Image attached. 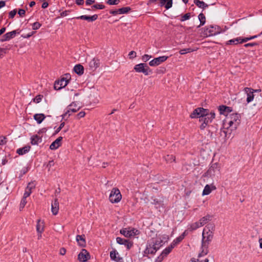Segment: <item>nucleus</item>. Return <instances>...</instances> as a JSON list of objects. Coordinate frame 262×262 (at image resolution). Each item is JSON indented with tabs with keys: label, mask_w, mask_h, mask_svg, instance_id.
Returning a JSON list of instances; mask_svg holds the SVG:
<instances>
[{
	"label": "nucleus",
	"mask_w": 262,
	"mask_h": 262,
	"mask_svg": "<svg viewBox=\"0 0 262 262\" xmlns=\"http://www.w3.org/2000/svg\"><path fill=\"white\" fill-rule=\"evenodd\" d=\"M134 69L136 72L142 73L145 75H148L149 73L151 72V71L146 63H141L136 64Z\"/></svg>",
	"instance_id": "7"
},
{
	"label": "nucleus",
	"mask_w": 262,
	"mask_h": 262,
	"mask_svg": "<svg viewBox=\"0 0 262 262\" xmlns=\"http://www.w3.org/2000/svg\"><path fill=\"white\" fill-rule=\"evenodd\" d=\"M241 123V115L238 113H233L226 115V118L224 122V128L227 129V131L224 130L223 132L227 136V134L229 130L231 132L235 130Z\"/></svg>",
	"instance_id": "2"
},
{
	"label": "nucleus",
	"mask_w": 262,
	"mask_h": 262,
	"mask_svg": "<svg viewBox=\"0 0 262 262\" xmlns=\"http://www.w3.org/2000/svg\"><path fill=\"white\" fill-rule=\"evenodd\" d=\"M172 0H159V5L160 7H164L166 10H168L172 6Z\"/></svg>",
	"instance_id": "21"
},
{
	"label": "nucleus",
	"mask_w": 262,
	"mask_h": 262,
	"mask_svg": "<svg viewBox=\"0 0 262 262\" xmlns=\"http://www.w3.org/2000/svg\"><path fill=\"white\" fill-rule=\"evenodd\" d=\"M27 198H28L27 196H25V195H23V197L20 201V205H19V209L20 210H21V209H23L24 207L25 206V205H26L27 202L26 201V199Z\"/></svg>",
	"instance_id": "43"
},
{
	"label": "nucleus",
	"mask_w": 262,
	"mask_h": 262,
	"mask_svg": "<svg viewBox=\"0 0 262 262\" xmlns=\"http://www.w3.org/2000/svg\"><path fill=\"white\" fill-rule=\"evenodd\" d=\"M79 109L80 107L76 103L73 102L67 106L64 113L61 115L62 118L67 120L72 113L77 112Z\"/></svg>",
	"instance_id": "4"
},
{
	"label": "nucleus",
	"mask_w": 262,
	"mask_h": 262,
	"mask_svg": "<svg viewBox=\"0 0 262 262\" xmlns=\"http://www.w3.org/2000/svg\"><path fill=\"white\" fill-rule=\"evenodd\" d=\"M122 195L119 189L114 188L112 189L109 196V200L112 203H117L120 201Z\"/></svg>",
	"instance_id": "6"
},
{
	"label": "nucleus",
	"mask_w": 262,
	"mask_h": 262,
	"mask_svg": "<svg viewBox=\"0 0 262 262\" xmlns=\"http://www.w3.org/2000/svg\"><path fill=\"white\" fill-rule=\"evenodd\" d=\"M34 33V32H30V33H29L27 34H24V35H22V37L24 38H28L29 37H30L31 36H32Z\"/></svg>",
	"instance_id": "62"
},
{
	"label": "nucleus",
	"mask_w": 262,
	"mask_h": 262,
	"mask_svg": "<svg viewBox=\"0 0 262 262\" xmlns=\"http://www.w3.org/2000/svg\"><path fill=\"white\" fill-rule=\"evenodd\" d=\"M78 245L82 247H84L86 245L84 235H77L76 237Z\"/></svg>",
	"instance_id": "25"
},
{
	"label": "nucleus",
	"mask_w": 262,
	"mask_h": 262,
	"mask_svg": "<svg viewBox=\"0 0 262 262\" xmlns=\"http://www.w3.org/2000/svg\"><path fill=\"white\" fill-rule=\"evenodd\" d=\"M75 72L78 75H81L84 73V68L81 64H76L74 68Z\"/></svg>",
	"instance_id": "32"
},
{
	"label": "nucleus",
	"mask_w": 262,
	"mask_h": 262,
	"mask_svg": "<svg viewBox=\"0 0 262 262\" xmlns=\"http://www.w3.org/2000/svg\"><path fill=\"white\" fill-rule=\"evenodd\" d=\"M90 258V253L84 249H82L78 255V259L81 262H85Z\"/></svg>",
	"instance_id": "16"
},
{
	"label": "nucleus",
	"mask_w": 262,
	"mask_h": 262,
	"mask_svg": "<svg viewBox=\"0 0 262 262\" xmlns=\"http://www.w3.org/2000/svg\"><path fill=\"white\" fill-rule=\"evenodd\" d=\"M120 0H108L107 4L110 5H115L119 4Z\"/></svg>",
	"instance_id": "52"
},
{
	"label": "nucleus",
	"mask_w": 262,
	"mask_h": 262,
	"mask_svg": "<svg viewBox=\"0 0 262 262\" xmlns=\"http://www.w3.org/2000/svg\"><path fill=\"white\" fill-rule=\"evenodd\" d=\"M16 13H17L16 9H14V10L11 11L9 13V17L11 18H13L16 15Z\"/></svg>",
	"instance_id": "55"
},
{
	"label": "nucleus",
	"mask_w": 262,
	"mask_h": 262,
	"mask_svg": "<svg viewBox=\"0 0 262 262\" xmlns=\"http://www.w3.org/2000/svg\"><path fill=\"white\" fill-rule=\"evenodd\" d=\"M213 237V233L212 232H203L202 243L205 246H209Z\"/></svg>",
	"instance_id": "11"
},
{
	"label": "nucleus",
	"mask_w": 262,
	"mask_h": 262,
	"mask_svg": "<svg viewBox=\"0 0 262 262\" xmlns=\"http://www.w3.org/2000/svg\"><path fill=\"white\" fill-rule=\"evenodd\" d=\"M69 77H70V75H66V78H62L60 81H56L54 84V89L59 90L67 85L69 83V79H68Z\"/></svg>",
	"instance_id": "12"
},
{
	"label": "nucleus",
	"mask_w": 262,
	"mask_h": 262,
	"mask_svg": "<svg viewBox=\"0 0 262 262\" xmlns=\"http://www.w3.org/2000/svg\"><path fill=\"white\" fill-rule=\"evenodd\" d=\"M31 149V146L29 145L25 146L22 148H18L16 150V153L19 155H23L28 152Z\"/></svg>",
	"instance_id": "28"
},
{
	"label": "nucleus",
	"mask_w": 262,
	"mask_h": 262,
	"mask_svg": "<svg viewBox=\"0 0 262 262\" xmlns=\"http://www.w3.org/2000/svg\"><path fill=\"white\" fill-rule=\"evenodd\" d=\"M216 187L213 185H206L203 191L202 195H207L209 194L212 190H214L216 189Z\"/></svg>",
	"instance_id": "23"
},
{
	"label": "nucleus",
	"mask_w": 262,
	"mask_h": 262,
	"mask_svg": "<svg viewBox=\"0 0 262 262\" xmlns=\"http://www.w3.org/2000/svg\"><path fill=\"white\" fill-rule=\"evenodd\" d=\"M151 199L152 201L151 203L155 206L156 209L164 208L163 199H159L155 198V196H152Z\"/></svg>",
	"instance_id": "17"
},
{
	"label": "nucleus",
	"mask_w": 262,
	"mask_h": 262,
	"mask_svg": "<svg viewBox=\"0 0 262 262\" xmlns=\"http://www.w3.org/2000/svg\"><path fill=\"white\" fill-rule=\"evenodd\" d=\"M165 159L167 162L171 163L175 161V157L173 155H167Z\"/></svg>",
	"instance_id": "47"
},
{
	"label": "nucleus",
	"mask_w": 262,
	"mask_h": 262,
	"mask_svg": "<svg viewBox=\"0 0 262 262\" xmlns=\"http://www.w3.org/2000/svg\"><path fill=\"white\" fill-rule=\"evenodd\" d=\"M44 230V225L43 222H40V220H37L36 225V231L37 233H42Z\"/></svg>",
	"instance_id": "35"
},
{
	"label": "nucleus",
	"mask_w": 262,
	"mask_h": 262,
	"mask_svg": "<svg viewBox=\"0 0 262 262\" xmlns=\"http://www.w3.org/2000/svg\"><path fill=\"white\" fill-rule=\"evenodd\" d=\"M116 242L120 245H124L127 250H129L133 246V242L120 237H117L116 238Z\"/></svg>",
	"instance_id": "14"
},
{
	"label": "nucleus",
	"mask_w": 262,
	"mask_h": 262,
	"mask_svg": "<svg viewBox=\"0 0 262 262\" xmlns=\"http://www.w3.org/2000/svg\"><path fill=\"white\" fill-rule=\"evenodd\" d=\"M119 253L116 249L113 250L110 252V258L112 260H115Z\"/></svg>",
	"instance_id": "44"
},
{
	"label": "nucleus",
	"mask_w": 262,
	"mask_h": 262,
	"mask_svg": "<svg viewBox=\"0 0 262 262\" xmlns=\"http://www.w3.org/2000/svg\"><path fill=\"white\" fill-rule=\"evenodd\" d=\"M190 16H190V13H186L185 14H184V15L181 16V17L180 18V20L181 21H185L186 20L189 19L190 18Z\"/></svg>",
	"instance_id": "49"
},
{
	"label": "nucleus",
	"mask_w": 262,
	"mask_h": 262,
	"mask_svg": "<svg viewBox=\"0 0 262 262\" xmlns=\"http://www.w3.org/2000/svg\"><path fill=\"white\" fill-rule=\"evenodd\" d=\"M260 91V90H254L250 88H245L244 89V92L247 94V102L249 103L251 102L253 99L254 95L253 94L254 92Z\"/></svg>",
	"instance_id": "15"
},
{
	"label": "nucleus",
	"mask_w": 262,
	"mask_h": 262,
	"mask_svg": "<svg viewBox=\"0 0 262 262\" xmlns=\"http://www.w3.org/2000/svg\"><path fill=\"white\" fill-rule=\"evenodd\" d=\"M26 11L25 10L22 9H19L18 11V14L20 17H24L25 15Z\"/></svg>",
	"instance_id": "58"
},
{
	"label": "nucleus",
	"mask_w": 262,
	"mask_h": 262,
	"mask_svg": "<svg viewBox=\"0 0 262 262\" xmlns=\"http://www.w3.org/2000/svg\"><path fill=\"white\" fill-rule=\"evenodd\" d=\"M219 171V169L218 167V164L216 163H213L212 164V165L210 167L209 169L208 170L207 172L209 174H215V172L216 171Z\"/></svg>",
	"instance_id": "31"
},
{
	"label": "nucleus",
	"mask_w": 262,
	"mask_h": 262,
	"mask_svg": "<svg viewBox=\"0 0 262 262\" xmlns=\"http://www.w3.org/2000/svg\"><path fill=\"white\" fill-rule=\"evenodd\" d=\"M74 18H76L77 19L86 20L88 21L92 22L96 20L98 18V15L97 14H94L92 16H88L84 15L74 17ZM72 19H73V18Z\"/></svg>",
	"instance_id": "19"
},
{
	"label": "nucleus",
	"mask_w": 262,
	"mask_h": 262,
	"mask_svg": "<svg viewBox=\"0 0 262 262\" xmlns=\"http://www.w3.org/2000/svg\"><path fill=\"white\" fill-rule=\"evenodd\" d=\"M100 66V60L97 58H94L89 62V68L93 71H95Z\"/></svg>",
	"instance_id": "18"
},
{
	"label": "nucleus",
	"mask_w": 262,
	"mask_h": 262,
	"mask_svg": "<svg viewBox=\"0 0 262 262\" xmlns=\"http://www.w3.org/2000/svg\"><path fill=\"white\" fill-rule=\"evenodd\" d=\"M164 256L161 254L156 258L155 262H161L164 258Z\"/></svg>",
	"instance_id": "63"
},
{
	"label": "nucleus",
	"mask_w": 262,
	"mask_h": 262,
	"mask_svg": "<svg viewBox=\"0 0 262 262\" xmlns=\"http://www.w3.org/2000/svg\"><path fill=\"white\" fill-rule=\"evenodd\" d=\"M208 246H205L204 244L202 243V251L199 254V257H202L206 255L208 252Z\"/></svg>",
	"instance_id": "39"
},
{
	"label": "nucleus",
	"mask_w": 262,
	"mask_h": 262,
	"mask_svg": "<svg viewBox=\"0 0 262 262\" xmlns=\"http://www.w3.org/2000/svg\"><path fill=\"white\" fill-rule=\"evenodd\" d=\"M116 262H124L123 259L122 257H120L119 255L117 256L116 258L115 259Z\"/></svg>",
	"instance_id": "64"
},
{
	"label": "nucleus",
	"mask_w": 262,
	"mask_h": 262,
	"mask_svg": "<svg viewBox=\"0 0 262 262\" xmlns=\"http://www.w3.org/2000/svg\"><path fill=\"white\" fill-rule=\"evenodd\" d=\"M20 31L18 30H13L4 34L0 40L1 42L9 41L15 37L16 34H19Z\"/></svg>",
	"instance_id": "10"
},
{
	"label": "nucleus",
	"mask_w": 262,
	"mask_h": 262,
	"mask_svg": "<svg viewBox=\"0 0 262 262\" xmlns=\"http://www.w3.org/2000/svg\"><path fill=\"white\" fill-rule=\"evenodd\" d=\"M131 10L129 7H123L118 9L119 14L127 13Z\"/></svg>",
	"instance_id": "40"
},
{
	"label": "nucleus",
	"mask_w": 262,
	"mask_h": 262,
	"mask_svg": "<svg viewBox=\"0 0 262 262\" xmlns=\"http://www.w3.org/2000/svg\"><path fill=\"white\" fill-rule=\"evenodd\" d=\"M242 40L241 37H237L235 38H233L232 39H230L228 40L226 44L227 45H237L238 43H242V42H241Z\"/></svg>",
	"instance_id": "36"
},
{
	"label": "nucleus",
	"mask_w": 262,
	"mask_h": 262,
	"mask_svg": "<svg viewBox=\"0 0 262 262\" xmlns=\"http://www.w3.org/2000/svg\"><path fill=\"white\" fill-rule=\"evenodd\" d=\"M200 227H202V226L200 224V222H196L191 224L190 225L189 229L191 230H195Z\"/></svg>",
	"instance_id": "42"
},
{
	"label": "nucleus",
	"mask_w": 262,
	"mask_h": 262,
	"mask_svg": "<svg viewBox=\"0 0 262 262\" xmlns=\"http://www.w3.org/2000/svg\"><path fill=\"white\" fill-rule=\"evenodd\" d=\"M215 230V225L214 224L210 223L207 224L205 228L204 229L203 232H212L213 233Z\"/></svg>",
	"instance_id": "33"
},
{
	"label": "nucleus",
	"mask_w": 262,
	"mask_h": 262,
	"mask_svg": "<svg viewBox=\"0 0 262 262\" xmlns=\"http://www.w3.org/2000/svg\"><path fill=\"white\" fill-rule=\"evenodd\" d=\"M92 8L97 9H103L105 8V6L101 4H97L93 5Z\"/></svg>",
	"instance_id": "51"
},
{
	"label": "nucleus",
	"mask_w": 262,
	"mask_h": 262,
	"mask_svg": "<svg viewBox=\"0 0 262 262\" xmlns=\"http://www.w3.org/2000/svg\"><path fill=\"white\" fill-rule=\"evenodd\" d=\"M151 58V55H149L148 54H144L142 57V61H143L144 62H146L148 60H149Z\"/></svg>",
	"instance_id": "54"
},
{
	"label": "nucleus",
	"mask_w": 262,
	"mask_h": 262,
	"mask_svg": "<svg viewBox=\"0 0 262 262\" xmlns=\"http://www.w3.org/2000/svg\"><path fill=\"white\" fill-rule=\"evenodd\" d=\"M195 50H195V49H192L190 48H186V49H183L179 51V53L181 55H184L187 53H190V52H193Z\"/></svg>",
	"instance_id": "45"
},
{
	"label": "nucleus",
	"mask_w": 262,
	"mask_h": 262,
	"mask_svg": "<svg viewBox=\"0 0 262 262\" xmlns=\"http://www.w3.org/2000/svg\"><path fill=\"white\" fill-rule=\"evenodd\" d=\"M169 240V236L166 234H156V236L152 237L150 241L158 249H160L166 242Z\"/></svg>",
	"instance_id": "3"
},
{
	"label": "nucleus",
	"mask_w": 262,
	"mask_h": 262,
	"mask_svg": "<svg viewBox=\"0 0 262 262\" xmlns=\"http://www.w3.org/2000/svg\"><path fill=\"white\" fill-rule=\"evenodd\" d=\"M85 115V113L83 111H81L80 112H79L77 115V119H80L81 118H83L84 117Z\"/></svg>",
	"instance_id": "60"
},
{
	"label": "nucleus",
	"mask_w": 262,
	"mask_h": 262,
	"mask_svg": "<svg viewBox=\"0 0 262 262\" xmlns=\"http://www.w3.org/2000/svg\"><path fill=\"white\" fill-rule=\"evenodd\" d=\"M219 110L221 114H223L226 116V115H228V113H231L232 112L231 107L223 105H220L219 106Z\"/></svg>",
	"instance_id": "26"
},
{
	"label": "nucleus",
	"mask_w": 262,
	"mask_h": 262,
	"mask_svg": "<svg viewBox=\"0 0 262 262\" xmlns=\"http://www.w3.org/2000/svg\"><path fill=\"white\" fill-rule=\"evenodd\" d=\"M42 97H43L42 95H38L34 98L33 99V102H34L36 103H38L41 101Z\"/></svg>",
	"instance_id": "50"
},
{
	"label": "nucleus",
	"mask_w": 262,
	"mask_h": 262,
	"mask_svg": "<svg viewBox=\"0 0 262 262\" xmlns=\"http://www.w3.org/2000/svg\"><path fill=\"white\" fill-rule=\"evenodd\" d=\"M258 44L256 42H250V43H247L244 45V47L246 48H248L249 47H253L255 46H258Z\"/></svg>",
	"instance_id": "59"
},
{
	"label": "nucleus",
	"mask_w": 262,
	"mask_h": 262,
	"mask_svg": "<svg viewBox=\"0 0 262 262\" xmlns=\"http://www.w3.org/2000/svg\"><path fill=\"white\" fill-rule=\"evenodd\" d=\"M152 242L150 240L148 241L146 244V247L144 251V256H147L148 254H155L156 252L159 250Z\"/></svg>",
	"instance_id": "9"
},
{
	"label": "nucleus",
	"mask_w": 262,
	"mask_h": 262,
	"mask_svg": "<svg viewBox=\"0 0 262 262\" xmlns=\"http://www.w3.org/2000/svg\"><path fill=\"white\" fill-rule=\"evenodd\" d=\"M33 118L38 124H40L46 118V116L43 114H35Z\"/></svg>",
	"instance_id": "29"
},
{
	"label": "nucleus",
	"mask_w": 262,
	"mask_h": 262,
	"mask_svg": "<svg viewBox=\"0 0 262 262\" xmlns=\"http://www.w3.org/2000/svg\"><path fill=\"white\" fill-rule=\"evenodd\" d=\"M194 3L199 8L203 9L207 8L208 5L205 3L203 1L200 0H194Z\"/></svg>",
	"instance_id": "34"
},
{
	"label": "nucleus",
	"mask_w": 262,
	"mask_h": 262,
	"mask_svg": "<svg viewBox=\"0 0 262 262\" xmlns=\"http://www.w3.org/2000/svg\"><path fill=\"white\" fill-rule=\"evenodd\" d=\"M59 210V203L57 198L55 199L51 205V211L53 215L57 214Z\"/></svg>",
	"instance_id": "22"
},
{
	"label": "nucleus",
	"mask_w": 262,
	"mask_h": 262,
	"mask_svg": "<svg viewBox=\"0 0 262 262\" xmlns=\"http://www.w3.org/2000/svg\"><path fill=\"white\" fill-rule=\"evenodd\" d=\"M215 113L213 112H209V110L203 107H198L194 110L190 114L191 118H199L200 122H202L200 125V129L204 130L209 123L212 122L215 118Z\"/></svg>",
	"instance_id": "1"
},
{
	"label": "nucleus",
	"mask_w": 262,
	"mask_h": 262,
	"mask_svg": "<svg viewBox=\"0 0 262 262\" xmlns=\"http://www.w3.org/2000/svg\"><path fill=\"white\" fill-rule=\"evenodd\" d=\"M35 188V185L33 182H30L28 183L27 186L26 188L24 195L25 196L29 197L32 193V190Z\"/></svg>",
	"instance_id": "24"
},
{
	"label": "nucleus",
	"mask_w": 262,
	"mask_h": 262,
	"mask_svg": "<svg viewBox=\"0 0 262 262\" xmlns=\"http://www.w3.org/2000/svg\"><path fill=\"white\" fill-rule=\"evenodd\" d=\"M183 240V237L182 236H178L176 238H175L172 242L170 244V245H171L173 248L179 244Z\"/></svg>",
	"instance_id": "41"
},
{
	"label": "nucleus",
	"mask_w": 262,
	"mask_h": 262,
	"mask_svg": "<svg viewBox=\"0 0 262 262\" xmlns=\"http://www.w3.org/2000/svg\"><path fill=\"white\" fill-rule=\"evenodd\" d=\"M42 141V138L39 136L35 135L31 137V143L33 145H38Z\"/></svg>",
	"instance_id": "27"
},
{
	"label": "nucleus",
	"mask_w": 262,
	"mask_h": 262,
	"mask_svg": "<svg viewBox=\"0 0 262 262\" xmlns=\"http://www.w3.org/2000/svg\"><path fill=\"white\" fill-rule=\"evenodd\" d=\"M174 248L171 246L169 245L168 247L165 248L162 252L161 254L165 257H166L172 251Z\"/></svg>",
	"instance_id": "37"
},
{
	"label": "nucleus",
	"mask_w": 262,
	"mask_h": 262,
	"mask_svg": "<svg viewBox=\"0 0 262 262\" xmlns=\"http://www.w3.org/2000/svg\"><path fill=\"white\" fill-rule=\"evenodd\" d=\"M261 34H262V32L258 35H254V36H251L250 37H245V38H242L241 42H242V43L246 42L247 41H248L250 40L257 38L258 36H260Z\"/></svg>",
	"instance_id": "46"
},
{
	"label": "nucleus",
	"mask_w": 262,
	"mask_h": 262,
	"mask_svg": "<svg viewBox=\"0 0 262 262\" xmlns=\"http://www.w3.org/2000/svg\"><path fill=\"white\" fill-rule=\"evenodd\" d=\"M198 18L200 20V25L197 27V28H200V27L203 26L205 23H206V17L204 14L202 13H201L199 16Z\"/></svg>",
	"instance_id": "38"
},
{
	"label": "nucleus",
	"mask_w": 262,
	"mask_h": 262,
	"mask_svg": "<svg viewBox=\"0 0 262 262\" xmlns=\"http://www.w3.org/2000/svg\"><path fill=\"white\" fill-rule=\"evenodd\" d=\"M212 216L210 215H207L203 217H202L200 220V224L203 226L204 225L206 224L209 221H211L212 219Z\"/></svg>",
	"instance_id": "30"
},
{
	"label": "nucleus",
	"mask_w": 262,
	"mask_h": 262,
	"mask_svg": "<svg viewBox=\"0 0 262 262\" xmlns=\"http://www.w3.org/2000/svg\"><path fill=\"white\" fill-rule=\"evenodd\" d=\"M64 122L61 123L59 126L55 130V134L58 133L61 130V129L64 127Z\"/></svg>",
	"instance_id": "57"
},
{
	"label": "nucleus",
	"mask_w": 262,
	"mask_h": 262,
	"mask_svg": "<svg viewBox=\"0 0 262 262\" xmlns=\"http://www.w3.org/2000/svg\"><path fill=\"white\" fill-rule=\"evenodd\" d=\"M208 261H209V260L208 258H205V259H203V260H200L199 259L192 258L191 259L190 262H208Z\"/></svg>",
	"instance_id": "53"
},
{
	"label": "nucleus",
	"mask_w": 262,
	"mask_h": 262,
	"mask_svg": "<svg viewBox=\"0 0 262 262\" xmlns=\"http://www.w3.org/2000/svg\"><path fill=\"white\" fill-rule=\"evenodd\" d=\"M62 137H59L54 141H53L50 146V149L55 150L61 145Z\"/></svg>",
	"instance_id": "20"
},
{
	"label": "nucleus",
	"mask_w": 262,
	"mask_h": 262,
	"mask_svg": "<svg viewBox=\"0 0 262 262\" xmlns=\"http://www.w3.org/2000/svg\"><path fill=\"white\" fill-rule=\"evenodd\" d=\"M220 32L221 28L220 27L217 26H213L210 25L206 27L202 33L204 36L208 37L217 35L220 33Z\"/></svg>",
	"instance_id": "5"
},
{
	"label": "nucleus",
	"mask_w": 262,
	"mask_h": 262,
	"mask_svg": "<svg viewBox=\"0 0 262 262\" xmlns=\"http://www.w3.org/2000/svg\"><path fill=\"white\" fill-rule=\"evenodd\" d=\"M54 165V161H53V160H51V161H50L48 162V164H47V167H48V169H49V170H50V168H51L52 166H53Z\"/></svg>",
	"instance_id": "61"
},
{
	"label": "nucleus",
	"mask_w": 262,
	"mask_h": 262,
	"mask_svg": "<svg viewBox=\"0 0 262 262\" xmlns=\"http://www.w3.org/2000/svg\"><path fill=\"white\" fill-rule=\"evenodd\" d=\"M120 233L126 237H131L139 235L140 231L135 228H123L120 230Z\"/></svg>",
	"instance_id": "8"
},
{
	"label": "nucleus",
	"mask_w": 262,
	"mask_h": 262,
	"mask_svg": "<svg viewBox=\"0 0 262 262\" xmlns=\"http://www.w3.org/2000/svg\"><path fill=\"white\" fill-rule=\"evenodd\" d=\"M168 57L167 56H162L159 57L155 58L149 61V64L151 67H155L159 66L162 62H164L168 59Z\"/></svg>",
	"instance_id": "13"
},
{
	"label": "nucleus",
	"mask_w": 262,
	"mask_h": 262,
	"mask_svg": "<svg viewBox=\"0 0 262 262\" xmlns=\"http://www.w3.org/2000/svg\"><path fill=\"white\" fill-rule=\"evenodd\" d=\"M41 26V24L38 21L35 22L32 25V29L34 30H38Z\"/></svg>",
	"instance_id": "48"
},
{
	"label": "nucleus",
	"mask_w": 262,
	"mask_h": 262,
	"mask_svg": "<svg viewBox=\"0 0 262 262\" xmlns=\"http://www.w3.org/2000/svg\"><path fill=\"white\" fill-rule=\"evenodd\" d=\"M7 139L5 137L0 136V145H3L6 143Z\"/></svg>",
	"instance_id": "56"
}]
</instances>
